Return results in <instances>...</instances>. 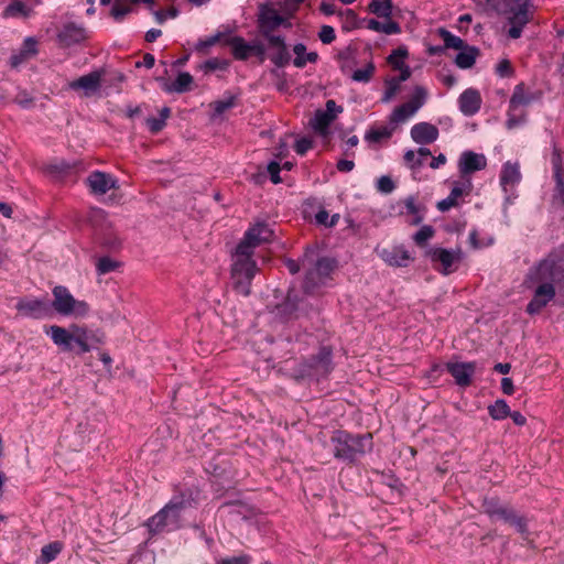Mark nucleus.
<instances>
[{
  "label": "nucleus",
  "mask_w": 564,
  "mask_h": 564,
  "mask_svg": "<svg viewBox=\"0 0 564 564\" xmlns=\"http://www.w3.org/2000/svg\"><path fill=\"white\" fill-rule=\"evenodd\" d=\"M51 335L53 343L64 352H74L83 355L93 349L95 344L104 343V335L98 334L87 327L72 325L70 330L52 325L46 330Z\"/></svg>",
  "instance_id": "f257e3e1"
},
{
  "label": "nucleus",
  "mask_w": 564,
  "mask_h": 564,
  "mask_svg": "<svg viewBox=\"0 0 564 564\" xmlns=\"http://www.w3.org/2000/svg\"><path fill=\"white\" fill-rule=\"evenodd\" d=\"M487 6L508 19L511 25L508 35L514 40L521 36L523 28L534 14V7L530 0H487Z\"/></svg>",
  "instance_id": "f03ea898"
},
{
  "label": "nucleus",
  "mask_w": 564,
  "mask_h": 564,
  "mask_svg": "<svg viewBox=\"0 0 564 564\" xmlns=\"http://www.w3.org/2000/svg\"><path fill=\"white\" fill-rule=\"evenodd\" d=\"M330 442L334 446L335 458L348 464L355 463L358 457L370 452L373 446L370 433L354 435L343 430L335 431Z\"/></svg>",
  "instance_id": "7ed1b4c3"
},
{
  "label": "nucleus",
  "mask_w": 564,
  "mask_h": 564,
  "mask_svg": "<svg viewBox=\"0 0 564 564\" xmlns=\"http://www.w3.org/2000/svg\"><path fill=\"white\" fill-rule=\"evenodd\" d=\"M481 509L492 521L501 520L513 527L524 540H528L530 532L528 518L519 514L510 505L503 503L498 497H485Z\"/></svg>",
  "instance_id": "20e7f679"
},
{
  "label": "nucleus",
  "mask_w": 564,
  "mask_h": 564,
  "mask_svg": "<svg viewBox=\"0 0 564 564\" xmlns=\"http://www.w3.org/2000/svg\"><path fill=\"white\" fill-rule=\"evenodd\" d=\"M257 263L252 256L239 254L236 251V260L231 268V278L234 280V289L248 296L250 294L251 282L257 272Z\"/></svg>",
  "instance_id": "39448f33"
},
{
  "label": "nucleus",
  "mask_w": 564,
  "mask_h": 564,
  "mask_svg": "<svg viewBox=\"0 0 564 564\" xmlns=\"http://www.w3.org/2000/svg\"><path fill=\"white\" fill-rule=\"evenodd\" d=\"M543 95V90H532L528 88L524 83H519L518 85H516L512 96L509 100L507 127L511 129L520 124L523 121V118L517 117L516 111L518 110V108L521 106H529L533 102L541 101Z\"/></svg>",
  "instance_id": "423d86ee"
},
{
  "label": "nucleus",
  "mask_w": 564,
  "mask_h": 564,
  "mask_svg": "<svg viewBox=\"0 0 564 564\" xmlns=\"http://www.w3.org/2000/svg\"><path fill=\"white\" fill-rule=\"evenodd\" d=\"M337 261L334 258H319L314 268L306 272L303 290L306 294H314L315 290L324 284L325 280L330 276L336 269Z\"/></svg>",
  "instance_id": "0eeeda50"
},
{
  "label": "nucleus",
  "mask_w": 564,
  "mask_h": 564,
  "mask_svg": "<svg viewBox=\"0 0 564 564\" xmlns=\"http://www.w3.org/2000/svg\"><path fill=\"white\" fill-rule=\"evenodd\" d=\"M564 279V268L561 262L546 258L539 265L531 270L528 280L539 285H553Z\"/></svg>",
  "instance_id": "6e6552de"
},
{
  "label": "nucleus",
  "mask_w": 564,
  "mask_h": 564,
  "mask_svg": "<svg viewBox=\"0 0 564 564\" xmlns=\"http://www.w3.org/2000/svg\"><path fill=\"white\" fill-rule=\"evenodd\" d=\"M333 349L322 346L317 354L312 355L302 364V371L310 377H327L333 371Z\"/></svg>",
  "instance_id": "1a4fd4ad"
},
{
  "label": "nucleus",
  "mask_w": 564,
  "mask_h": 564,
  "mask_svg": "<svg viewBox=\"0 0 564 564\" xmlns=\"http://www.w3.org/2000/svg\"><path fill=\"white\" fill-rule=\"evenodd\" d=\"M273 236V230L265 223H257L246 231L243 239L237 246V252L239 254L252 256L254 247L270 242Z\"/></svg>",
  "instance_id": "9d476101"
},
{
  "label": "nucleus",
  "mask_w": 564,
  "mask_h": 564,
  "mask_svg": "<svg viewBox=\"0 0 564 564\" xmlns=\"http://www.w3.org/2000/svg\"><path fill=\"white\" fill-rule=\"evenodd\" d=\"M224 44L231 47L235 59L247 61L250 56L254 55L260 63L265 61V47L260 41L248 43L241 36H232L226 39Z\"/></svg>",
  "instance_id": "9b49d317"
},
{
  "label": "nucleus",
  "mask_w": 564,
  "mask_h": 564,
  "mask_svg": "<svg viewBox=\"0 0 564 564\" xmlns=\"http://www.w3.org/2000/svg\"><path fill=\"white\" fill-rule=\"evenodd\" d=\"M281 25H289L285 18L279 12L267 4L259 8L258 28L260 34L267 40L270 36H275L273 32Z\"/></svg>",
  "instance_id": "f8f14e48"
},
{
  "label": "nucleus",
  "mask_w": 564,
  "mask_h": 564,
  "mask_svg": "<svg viewBox=\"0 0 564 564\" xmlns=\"http://www.w3.org/2000/svg\"><path fill=\"white\" fill-rule=\"evenodd\" d=\"M343 111V107L337 106L335 100L326 101L325 110H316L314 118L311 120L312 128L322 137H328L329 126L336 119L337 113Z\"/></svg>",
  "instance_id": "ddd939ff"
},
{
  "label": "nucleus",
  "mask_w": 564,
  "mask_h": 564,
  "mask_svg": "<svg viewBox=\"0 0 564 564\" xmlns=\"http://www.w3.org/2000/svg\"><path fill=\"white\" fill-rule=\"evenodd\" d=\"M426 256L431 259L434 268L441 273L447 275L454 272V263L459 262L460 252H453L441 247H433L426 251Z\"/></svg>",
  "instance_id": "4468645a"
},
{
  "label": "nucleus",
  "mask_w": 564,
  "mask_h": 564,
  "mask_svg": "<svg viewBox=\"0 0 564 564\" xmlns=\"http://www.w3.org/2000/svg\"><path fill=\"white\" fill-rule=\"evenodd\" d=\"M307 305L293 290H289L284 301L275 307L276 316L282 322L296 319Z\"/></svg>",
  "instance_id": "2eb2a0df"
},
{
  "label": "nucleus",
  "mask_w": 564,
  "mask_h": 564,
  "mask_svg": "<svg viewBox=\"0 0 564 564\" xmlns=\"http://www.w3.org/2000/svg\"><path fill=\"white\" fill-rule=\"evenodd\" d=\"M18 312L31 318H42L51 314V305L46 300L20 299L15 305Z\"/></svg>",
  "instance_id": "dca6fc26"
},
{
  "label": "nucleus",
  "mask_w": 564,
  "mask_h": 564,
  "mask_svg": "<svg viewBox=\"0 0 564 564\" xmlns=\"http://www.w3.org/2000/svg\"><path fill=\"white\" fill-rule=\"evenodd\" d=\"M445 368L455 379L457 386L465 388L471 384V378L476 372L475 362H446Z\"/></svg>",
  "instance_id": "f3484780"
},
{
  "label": "nucleus",
  "mask_w": 564,
  "mask_h": 564,
  "mask_svg": "<svg viewBox=\"0 0 564 564\" xmlns=\"http://www.w3.org/2000/svg\"><path fill=\"white\" fill-rule=\"evenodd\" d=\"M102 75V69L90 72L89 74L70 82L69 88L75 91L82 89L84 90L85 96L89 97L100 89Z\"/></svg>",
  "instance_id": "a211bd4d"
},
{
  "label": "nucleus",
  "mask_w": 564,
  "mask_h": 564,
  "mask_svg": "<svg viewBox=\"0 0 564 564\" xmlns=\"http://www.w3.org/2000/svg\"><path fill=\"white\" fill-rule=\"evenodd\" d=\"M486 166V156L484 154L475 153L473 151L463 152L458 161V170L463 177L468 176L477 171H481Z\"/></svg>",
  "instance_id": "6ab92c4d"
},
{
  "label": "nucleus",
  "mask_w": 564,
  "mask_h": 564,
  "mask_svg": "<svg viewBox=\"0 0 564 564\" xmlns=\"http://www.w3.org/2000/svg\"><path fill=\"white\" fill-rule=\"evenodd\" d=\"M268 45L273 52L269 55L271 62L279 68L286 66L291 61V54L283 36H270Z\"/></svg>",
  "instance_id": "aec40b11"
},
{
  "label": "nucleus",
  "mask_w": 564,
  "mask_h": 564,
  "mask_svg": "<svg viewBox=\"0 0 564 564\" xmlns=\"http://www.w3.org/2000/svg\"><path fill=\"white\" fill-rule=\"evenodd\" d=\"M554 296L555 288L553 285H538L533 299L527 305L525 312L530 315L540 313Z\"/></svg>",
  "instance_id": "412c9836"
},
{
  "label": "nucleus",
  "mask_w": 564,
  "mask_h": 564,
  "mask_svg": "<svg viewBox=\"0 0 564 564\" xmlns=\"http://www.w3.org/2000/svg\"><path fill=\"white\" fill-rule=\"evenodd\" d=\"M86 183L95 195H104L109 189L117 187V181L110 174L100 171L91 172Z\"/></svg>",
  "instance_id": "4be33fe9"
},
{
  "label": "nucleus",
  "mask_w": 564,
  "mask_h": 564,
  "mask_svg": "<svg viewBox=\"0 0 564 564\" xmlns=\"http://www.w3.org/2000/svg\"><path fill=\"white\" fill-rule=\"evenodd\" d=\"M54 301L52 302L51 308L53 307L57 313L62 315H72L74 311L75 299L69 291L62 285H57L53 289Z\"/></svg>",
  "instance_id": "5701e85b"
},
{
  "label": "nucleus",
  "mask_w": 564,
  "mask_h": 564,
  "mask_svg": "<svg viewBox=\"0 0 564 564\" xmlns=\"http://www.w3.org/2000/svg\"><path fill=\"white\" fill-rule=\"evenodd\" d=\"M378 253L384 262L393 267H406L411 260L408 250L402 246L382 248L381 250H378Z\"/></svg>",
  "instance_id": "b1692460"
},
{
  "label": "nucleus",
  "mask_w": 564,
  "mask_h": 564,
  "mask_svg": "<svg viewBox=\"0 0 564 564\" xmlns=\"http://www.w3.org/2000/svg\"><path fill=\"white\" fill-rule=\"evenodd\" d=\"M459 109L465 116H474L481 106V96L475 88L464 90L458 98Z\"/></svg>",
  "instance_id": "393cba45"
},
{
  "label": "nucleus",
  "mask_w": 564,
  "mask_h": 564,
  "mask_svg": "<svg viewBox=\"0 0 564 564\" xmlns=\"http://www.w3.org/2000/svg\"><path fill=\"white\" fill-rule=\"evenodd\" d=\"M411 138L419 144H431L438 138V129L429 122H419L411 128Z\"/></svg>",
  "instance_id": "a878e982"
},
{
  "label": "nucleus",
  "mask_w": 564,
  "mask_h": 564,
  "mask_svg": "<svg viewBox=\"0 0 564 564\" xmlns=\"http://www.w3.org/2000/svg\"><path fill=\"white\" fill-rule=\"evenodd\" d=\"M97 243L109 252L119 251L122 247V241L111 226L101 227L96 232Z\"/></svg>",
  "instance_id": "bb28decb"
},
{
  "label": "nucleus",
  "mask_w": 564,
  "mask_h": 564,
  "mask_svg": "<svg viewBox=\"0 0 564 564\" xmlns=\"http://www.w3.org/2000/svg\"><path fill=\"white\" fill-rule=\"evenodd\" d=\"M86 39V30L73 22L66 23L58 33V40L64 46L79 44Z\"/></svg>",
  "instance_id": "cd10ccee"
},
{
  "label": "nucleus",
  "mask_w": 564,
  "mask_h": 564,
  "mask_svg": "<svg viewBox=\"0 0 564 564\" xmlns=\"http://www.w3.org/2000/svg\"><path fill=\"white\" fill-rule=\"evenodd\" d=\"M471 187V184L469 181H467L466 189L456 184L452 191L448 197L445 199H442L437 203L436 207L440 212L444 213L449 210L452 207H456L458 205V198L462 197L464 194H468L469 189Z\"/></svg>",
  "instance_id": "c85d7f7f"
},
{
  "label": "nucleus",
  "mask_w": 564,
  "mask_h": 564,
  "mask_svg": "<svg viewBox=\"0 0 564 564\" xmlns=\"http://www.w3.org/2000/svg\"><path fill=\"white\" fill-rule=\"evenodd\" d=\"M362 22H365V28L376 32L384 34H398L401 32L400 24L391 20V18L386 19L384 22H380L376 19H364Z\"/></svg>",
  "instance_id": "c756f323"
},
{
  "label": "nucleus",
  "mask_w": 564,
  "mask_h": 564,
  "mask_svg": "<svg viewBox=\"0 0 564 564\" xmlns=\"http://www.w3.org/2000/svg\"><path fill=\"white\" fill-rule=\"evenodd\" d=\"M480 51L476 46L465 45L464 48L459 50V53L455 57V64L462 69H467L474 66Z\"/></svg>",
  "instance_id": "7c9ffc66"
},
{
  "label": "nucleus",
  "mask_w": 564,
  "mask_h": 564,
  "mask_svg": "<svg viewBox=\"0 0 564 564\" xmlns=\"http://www.w3.org/2000/svg\"><path fill=\"white\" fill-rule=\"evenodd\" d=\"M175 510L176 503L171 500L163 509L148 520L147 525L150 532H160L166 525L169 513Z\"/></svg>",
  "instance_id": "2f4dec72"
},
{
  "label": "nucleus",
  "mask_w": 564,
  "mask_h": 564,
  "mask_svg": "<svg viewBox=\"0 0 564 564\" xmlns=\"http://www.w3.org/2000/svg\"><path fill=\"white\" fill-rule=\"evenodd\" d=\"M520 177L521 175L518 165L507 162L503 165L500 174V184L502 188L507 192L508 186H513L516 183L520 181Z\"/></svg>",
  "instance_id": "473e14b6"
},
{
  "label": "nucleus",
  "mask_w": 564,
  "mask_h": 564,
  "mask_svg": "<svg viewBox=\"0 0 564 564\" xmlns=\"http://www.w3.org/2000/svg\"><path fill=\"white\" fill-rule=\"evenodd\" d=\"M171 116V108L163 107L160 110L159 117H148L145 118V124L149 131L153 134L159 133L163 130L166 124V119Z\"/></svg>",
  "instance_id": "72a5a7b5"
},
{
  "label": "nucleus",
  "mask_w": 564,
  "mask_h": 564,
  "mask_svg": "<svg viewBox=\"0 0 564 564\" xmlns=\"http://www.w3.org/2000/svg\"><path fill=\"white\" fill-rule=\"evenodd\" d=\"M64 545L61 541H54L44 545L41 550V555L37 560L40 564H48L54 561L62 552Z\"/></svg>",
  "instance_id": "f704fd0d"
},
{
  "label": "nucleus",
  "mask_w": 564,
  "mask_h": 564,
  "mask_svg": "<svg viewBox=\"0 0 564 564\" xmlns=\"http://www.w3.org/2000/svg\"><path fill=\"white\" fill-rule=\"evenodd\" d=\"M392 0H371L368 11L378 18L389 19L392 14Z\"/></svg>",
  "instance_id": "c9c22d12"
},
{
  "label": "nucleus",
  "mask_w": 564,
  "mask_h": 564,
  "mask_svg": "<svg viewBox=\"0 0 564 564\" xmlns=\"http://www.w3.org/2000/svg\"><path fill=\"white\" fill-rule=\"evenodd\" d=\"M555 187L552 195V206L564 210V173H555Z\"/></svg>",
  "instance_id": "e433bc0d"
},
{
  "label": "nucleus",
  "mask_w": 564,
  "mask_h": 564,
  "mask_svg": "<svg viewBox=\"0 0 564 564\" xmlns=\"http://www.w3.org/2000/svg\"><path fill=\"white\" fill-rule=\"evenodd\" d=\"M437 34L443 40L446 50L453 48L459 51L460 48H464L465 45L467 44L464 40H462L459 36L452 34L445 28L437 29Z\"/></svg>",
  "instance_id": "4c0bfd02"
},
{
  "label": "nucleus",
  "mask_w": 564,
  "mask_h": 564,
  "mask_svg": "<svg viewBox=\"0 0 564 564\" xmlns=\"http://www.w3.org/2000/svg\"><path fill=\"white\" fill-rule=\"evenodd\" d=\"M419 158L415 159V152L413 150H409L404 153V162L413 170L420 169L423 165L424 159L431 156L432 153L427 148H420L417 150Z\"/></svg>",
  "instance_id": "58836bf2"
},
{
  "label": "nucleus",
  "mask_w": 564,
  "mask_h": 564,
  "mask_svg": "<svg viewBox=\"0 0 564 564\" xmlns=\"http://www.w3.org/2000/svg\"><path fill=\"white\" fill-rule=\"evenodd\" d=\"M32 9L28 8L21 0H12L3 11V17H23L29 18Z\"/></svg>",
  "instance_id": "ea45409f"
},
{
  "label": "nucleus",
  "mask_w": 564,
  "mask_h": 564,
  "mask_svg": "<svg viewBox=\"0 0 564 564\" xmlns=\"http://www.w3.org/2000/svg\"><path fill=\"white\" fill-rule=\"evenodd\" d=\"M121 267V262L111 259L108 256L100 257L96 262V271L99 275L108 274L118 270Z\"/></svg>",
  "instance_id": "a19ab883"
},
{
  "label": "nucleus",
  "mask_w": 564,
  "mask_h": 564,
  "mask_svg": "<svg viewBox=\"0 0 564 564\" xmlns=\"http://www.w3.org/2000/svg\"><path fill=\"white\" fill-rule=\"evenodd\" d=\"M339 15L344 18L343 29L345 31H351L354 29L365 26V22L359 20L357 13L351 9L340 11Z\"/></svg>",
  "instance_id": "79ce46f5"
},
{
  "label": "nucleus",
  "mask_w": 564,
  "mask_h": 564,
  "mask_svg": "<svg viewBox=\"0 0 564 564\" xmlns=\"http://www.w3.org/2000/svg\"><path fill=\"white\" fill-rule=\"evenodd\" d=\"M489 415L494 420H503L510 415V408L502 399L497 400L494 404L488 406Z\"/></svg>",
  "instance_id": "37998d69"
},
{
  "label": "nucleus",
  "mask_w": 564,
  "mask_h": 564,
  "mask_svg": "<svg viewBox=\"0 0 564 564\" xmlns=\"http://www.w3.org/2000/svg\"><path fill=\"white\" fill-rule=\"evenodd\" d=\"M237 97L234 95H228L225 99L215 100L209 104L210 108L214 110V116H220L227 110L231 109L236 106Z\"/></svg>",
  "instance_id": "c03bdc74"
},
{
  "label": "nucleus",
  "mask_w": 564,
  "mask_h": 564,
  "mask_svg": "<svg viewBox=\"0 0 564 564\" xmlns=\"http://www.w3.org/2000/svg\"><path fill=\"white\" fill-rule=\"evenodd\" d=\"M414 113L412 106L405 102L394 108L390 115V121L394 123L403 122Z\"/></svg>",
  "instance_id": "a18cd8bd"
},
{
  "label": "nucleus",
  "mask_w": 564,
  "mask_h": 564,
  "mask_svg": "<svg viewBox=\"0 0 564 564\" xmlns=\"http://www.w3.org/2000/svg\"><path fill=\"white\" fill-rule=\"evenodd\" d=\"M375 72V63L370 61L364 68L352 72L351 79L358 83H369L373 77Z\"/></svg>",
  "instance_id": "49530a36"
},
{
  "label": "nucleus",
  "mask_w": 564,
  "mask_h": 564,
  "mask_svg": "<svg viewBox=\"0 0 564 564\" xmlns=\"http://www.w3.org/2000/svg\"><path fill=\"white\" fill-rule=\"evenodd\" d=\"M408 55V48L405 46H399L398 48L391 52V54L387 58V62L391 65L393 69H398L405 64L403 59L406 58Z\"/></svg>",
  "instance_id": "de8ad7c7"
},
{
  "label": "nucleus",
  "mask_w": 564,
  "mask_h": 564,
  "mask_svg": "<svg viewBox=\"0 0 564 564\" xmlns=\"http://www.w3.org/2000/svg\"><path fill=\"white\" fill-rule=\"evenodd\" d=\"M392 135V131L387 127H382L379 129L371 128L365 134L366 141L370 143H378L383 139H390Z\"/></svg>",
  "instance_id": "09e8293b"
},
{
  "label": "nucleus",
  "mask_w": 564,
  "mask_h": 564,
  "mask_svg": "<svg viewBox=\"0 0 564 564\" xmlns=\"http://www.w3.org/2000/svg\"><path fill=\"white\" fill-rule=\"evenodd\" d=\"M358 53V47L356 44L350 43L345 48L338 51L336 54V59L338 63H345V62H351L352 64H356V57Z\"/></svg>",
  "instance_id": "8fccbe9b"
},
{
  "label": "nucleus",
  "mask_w": 564,
  "mask_h": 564,
  "mask_svg": "<svg viewBox=\"0 0 564 564\" xmlns=\"http://www.w3.org/2000/svg\"><path fill=\"white\" fill-rule=\"evenodd\" d=\"M386 84V90L381 98L382 102H389L400 90V83L394 78H387L384 80Z\"/></svg>",
  "instance_id": "3c124183"
},
{
  "label": "nucleus",
  "mask_w": 564,
  "mask_h": 564,
  "mask_svg": "<svg viewBox=\"0 0 564 564\" xmlns=\"http://www.w3.org/2000/svg\"><path fill=\"white\" fill-rule=\"evenodd\" d=\"M434 232L435 230L432 226L425 225L421 227L419 231L415 232V235L413 236V240L417 246L423 247L425 246L426 241L434 236Z\"/></svg>",
  "instance_id": "603ef678"
},
{
  "label": "nucleus",
  "mask_w": 564,
  "mask_h": 564,
  "mask_svg": "<svg viewBox=\"0 0 564 564\" xmlns=\"http://www.w3.org/2000/svg\"><path fill=\"white\" fill-rule=\"evenodd\" d=\"M229 66V62L227 59H223V58H218V57H214V58H209L207 59L203 65H202V68H204V70L206 73L208 72H214V70H225L227 69Z\"/></svg>",
  "instance_id": "864d4df0"
},
{
  "label": "nucleus",
  "mask_w": 564,
  "mask_h": 564,
  "mask_svg": "<svg viewBox=\"0 0 564 564\" xmlns=\"http://www.w3.org/2000/svg\"><path fill=\"white\" fill-rule=\"evenodd\" d=\"M194 88V78L187 72H178V94L191 91Z\"/></svg>",
  "instance_id": "5fc2aeb1"
},
{
  "label": "nucleus",
  "mask_w": 564,
  "mask_h": 564,
  "mask_svg": "<svg viewBox=\"0 0 564 564\" xmlns=\"http://www.w3.org/2000/svg\"><path fill=\"white\" fill-rule=\"evenodd\" d=\"M426 91L423 87L417 86L414 90V95L411 100L408 101V105H411L413 110L416 112L419 108H421L425 101Z\"/></svg>",
  "instance_id": "6e6d98bb"
},
{
  "label": "nucleus",
  "mask_w": 564,
  "mask_h": 564,
  "mask_svg": "<svg viewBox=\"0 0 564 564\" xmlns=\"http://www.w3.org/2000/svg\"><path fill=\"white\" fill-rule=\"evenodd\" d=\"M293 52L296 55L293 59V64L297 68L305 67V61L304 57L306 55V46L303 43H297L293 46Z\"/></svg>",
  "instance_id": "4d7b16f0"
},
{
  "label": "nucleus",
  "mask_w": 564,
  "mask_h": 564,
  "mask_svg": "<svg viewBox=\"0 0 564 564\" xmlns=\"http://www.w3.org/2000/svg\"><path fill=\"white\" fill-rule=\"evenodd\" d=\"M224 36V33L221 32H218L217 34L213 35V36H209L207 37L206 40H200L197 44H196V50L200 53H206L207 52V48L215 45L216 43L220 42V40L223 39Z\"/></svg>",
  "instance_id": "13d9d810"
},
{
  "label": "nucleus",
  "mask_w": 564,
  "mask_h": 564,
  "mask_svg": "<svg viewBox=\"0 0 564 564\" xmlns=\"http://www.w3.org/2000/svg\"><path fill=\"white\" fill-rule=\"evenodd\" d=\"M131 11L132 8L130 6H121L119 2H116L111 8L110 14L116 21H122Z\"/></svg>",
  "instance_id": "bf43d9fd"
},
{
  "label": "nucleus",
  "mask_w": 564,
  "mask_h": 564,
  "mask_svg": "<svg viewBox=\"0 0 564 564\" xmlns=\"http://www.w3.org/2000/svg\"><path fill=\"white\" fill-rule=\"evenodd\" d=\"M318 37L322 41V43L330 44L336 39L334 28L330 25H323L318 32Z\"/></svg>",
  "instance_id": "052dcab7"
},
{
  "label": "nucleus",
  "mask_w": 564,
  "mask_h": 564,
  "mask_svg": "<svg viewBox=\"0 0 564 564\" xmlns=\"http://www.w3.org/2000/svg\"><path fill=\"white\" fill-rule=\"evenodd\" d=\"M13 102L19 105L22 108H31L34 105V98L31 97L28 91H20L13 99Z\"/></svg>",
  "instance_id": "680f3d73"
},
{
  "label": "nucleus",
  "mask_w": 564,
  "mask_h": 564,
  "mask_svg": "<svg viewBox=\"0 0 564 564\" xmlns=\"http://www.w3.org/2000/svg\"><path fill=\"white\" fill-rule=\"evenodd\" d=\"M496 73L500 77H511L514 70L509 59H502L496 66Z\"/></svg>",
  "instance_id": "e2e57ef3"
},
{
  "label": "nucleus",
  "mask_w": 564,
  "mask_h": 564,
  "mask_svg": "<svg viewBox=\"0 0 564 564\" xmlns=\"http://www.w3.org/2000/svg\"><path fill=\"white\" fill-rule=\"evenodd\" d=\"M313 148V141L310 138H301L296 140L294 150L297 154L304 155L308 150Z\"/></svg>",
  "instance_id": "0e129e2a"
},
{
  "label": "nucleus",
  "mask_w": 564,
  "mask_h": 564,
  "mask_svg": "<svg viewBox=\"0 0 564 564\" xmlns=\"http://www.w3.org/2000/svg\"><path fill=\"white\" fill-rule=\"evenodd\" d=\"M394 187V183L389 176H381L377 182L378 191L384 194L391 193Z\"/></svg>",
  "instance_id": "69168bd1"
},
{
  "label": "nucleus",
  "mask_w": 564,
  "mask_h": 564,
  "mask_svg": "<svg viewBox=\"0 0 564 564\" xmlns=\"http://www.w3.org/2000/svg\"><path fill=\"white\" fill-rule=\"evenodd\" d=\"M268 173L270 174V178L272 181V183L274 184H279L282 182L281 177H280V171H281V166L278 162L275 161H272L268 164Z\"/></svg>",
  "instance_id": "338daca9"
},
{
  "label": "nucleus",
  "mask_w": 564,
  "mask_h": 564,
  "mask_svg": "<svg viewBox=\"0 0 564 564\" xmlns=\"http://www.w3.org/2000/svg\"><path fill=\"white\" fill-rule=\"evenodd\" d=\"M249 555H240L234 557L221 558L217 564H250Z\"/></svg>",
  "instance_id": "774afa93"
}]
</instances>
